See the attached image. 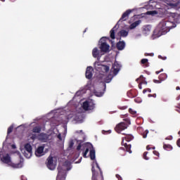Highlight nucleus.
Segmentation results:
<instances>
[{"label": "nucleus", "mask_w": 180, "mask_h": 180, "mask_svg": "<svg viewBox=\"0 0 180 180\" xmlns=\"http://www.w3.org/2000/svg\"><path fill=\"white\" fill-rule=\"evenodd\" d=\"M134 139V136L131 134H125V136L122 138L121 144L124 148H120V150L117 151L120 155H124V153H126V151L127 153L131 154V144H127V143H129V141H131Z\"/></svg>", "instance_id": "nucleus-2"}, {"label": "nucleus", "mask_w": 180, "mask_h": 180, "mask_svg": "<svg viewBox=\"0 0 180 180\" xmlns=\"http://www.w3.org/2000/svg\"><path fill=\"white\" fill-rule=\"evenodd\" d=\"M30 139L32 140H36V139H39V136H37L36 134H33L31 135Z\"/></svg>", "instance_id": "nucleus-33"}, {"label": "nucleus", "mask_w": 180, "mask_h": 180, "mask_svg": "<svg viewBox=\"0 0 180 180\" xmlns=\"http://www.w3.org/2000/svg\"><path fill=\"white\" fill-rule=\"evenodd\" d=\"M163 148L164 150H166L167 151H171V150H172V146L169 145V144H163Z\"/></svg>", "instance_id": "nucleus-25"}, {"label": "nucleus", "mask_w": 180, "mask_h": 180, "mask_svg": "<svg viewBox=\"0 0 180 180\" xmlns=\"http://www.w3.org/2000/svg\"><path fill=\"white\" fill-rule=\"evenodd\" d=\"M112 79H113V75L110 74L104 78V82L109 84V82H110V81H112Z\"/></svg>", "instance_id": "nucleus-22"}, {"label": "nucleus", "mask_w": 180, "mask_h": 180, "mask_svg": "<svg viewBox=\"0 0 180 180\" xmlns=\"http://www.w3.org/2000/svg\"><path fill=\"white\" fill-rule=\"evenodd\" d=\"M104 87L106 88V84H104Z\"/></svg>", "instance_id": "nucleus-63"}, {"label": "nucleus", "mask_w": 180, "mask_h": 180, "mask_svg": "<svg viewBox=\"0 0 180 180\" xmlns=\"http://www.w3.org/2000/svg\"><path fill=\"white\" fill-rule=\"evenodd\" d=\"M151 30V27L146 26L143 28V32H150Z\"/></svg>", "instance_id": "nucleus-36"}, {"label": "nucleus", "mask_w": 180, "mask_h": 180, "mask_svg": "<svg viewBox=\"0 0 180 180\" xmlns=\"http://www.w3.org/2000/svg\"><path fill=\"white\" fill-rule=\"evenodd\" d=\"M120 68H122V63L117 60H115L113 63V77H116L117 74H119V71H120Z\"/></svg>", "instance_id": "nucleus-9"}, {"label": "nucleus", "mask_w": 180, "mask_h": 180, "mask_svg": "<svg viewBox=\"0 0 180 180\" xmlns=\"http://www.w3.org/2000/svg\"><path fill=\"white\" fill-rule=\"evenodd\" d=\"M134 101H135V102H137V98H135Z\"/></svg>", "instance_id": "nucleus-61"}, {"label": "nucleus", "mask_w": 180, "mask_h": 180, "mask_svg": "<svg viewBox=\"0 0 180 180\" xmlns=\"http://www.w3.org/2000/svg\"><path fill=\"white\" fill-rule=\"evenodd\" d=\"M147 134H148V130H146L143 134V139H147Z\"/></svg>", "instance_id": "nucleus-35"}, {"label": "nucleus", "mask_w": 180, "mask_h": 180, "mask_svg": "<svg viewBox=\"0 0 180 180\" xmlns=\"http://www.w3.org/2000/svg\"><path fill=\"white\" fill-rule=\"evenodd\" d=\"M126 129H127V124L124 122H120L115 127V130L117 133H120L123 131V130H126Z\"/></svg>", "instance_id": "nucleus-13"}, {"label": "nucleus", "mask_w": 180, "mask_h": 180, "mask_svg": "<svg viewBox=\"0 0 180 180\" xmlns=\"http://www.w3.org/2000/svg\"><path fill=\"white\" fill-rule=\"evenodd\" d=\"M84 110H89V101H84L82 105Z\"/></svg>", "instance_id": "nucleus-24"}, {"label": "nucleus", "mask_w": 180, "mask_h": 180, "mask_svg": "<svg viewBox=\"0 0 180 180\" xmlns=\"http://www.w3.org/2000/svg\"><path fill=\"white\" fill-rule=\"evenodd\" d=\"M92 56L94 58H97L98 61L101 60V56H99V50L98 48H94L92 51Z\"/></svg>", "instance_id": "nucleus-19"}, {"label": "nucleus", "mask_w": 180, "mask_h": 180, "mask_svg": "<svg viewBox=\"0 0 180 180\" xmlns=\"http://www.w3.org/2000/svg\"><path fill=\"white\" fill-rule=\"evenodd\" d=\"M44 151V146H39L35 151V155L37 157H41Z\"/></svg>", "instance_id": "nucleus-18"}, {"label": "nucleus", "mask_w": 180, "mask_h": 180, "mask_svg": "<svg viewBox=\"0 0 180 180\" xmlns=\"http://www.w3.org/2000/svg\"><path fill=\"white\" fill-rule=\"evenodd\" d=\"M129 113H131V115H133L134 116L136 115L137 112L134 111L133 109L129 108Z\"/></svg>", "instance_id": "nucleus-34"}, {"label": "nucleus", "mask_w": 180, "mask_h": 180, "mask_svg": "<svg viewBox=\"0 0 180 180\" xmlns=\"http://www.w3.org/2000/svg\"><path fill=\"white\" fill-rule=\"evenodd\" d=\"M127 96H129V98H134V97L136 96L135 95H134L133 91H128V92L127 93Z\"/></svg>", "instance_id": "nucleus-31"}, {"label": "nucleus", "mask_w": 180, "mask_h": 180, "mask_svg": "<svg viewBox=\"0 0 180 180\" xmlns=\"http://www.w3.org/2000/svg\"><path fill=\"white\" fill-rule=\"evenodd\" d=\"M139 81H144V76L141 75V76L139 77V78H137V79H136V82H139Z\"/></svg>", "instance_id": "nucleus-38"}, {"label": "nucleus", "mask_w": 180, "mask_h": 180, "mask_svg": "<svg viewBox=\"0 0 180 180\" xmlns=\"http://www.w3.org/2000/svg\"><path fill=\"white\" fill-rule=\"evenodd\" d=\"M153 82L155 84H161V82H162V81H161V79H160V80L153 79Z\"/></svg>", "instance_id": "nucleus-40"}, {"label": "nucleus", "mask_w": 180, "mask_h": 180, "mask_svg": "<svg viewBox=\"0 0 180 180\" xmlns=\"http://www.w3.org/2000/svg\"><path fill=\"white\" fill-rule=\"evenodd\" d=\"M126 121L127 122V123H128L129 124H130V120L127 119Z\"/></svg>", "instance_id": "nucleus-54"}, {"label": "nucleus", "mask_w": 180, "mask_h": 180, "mask_svg": "<svg viewBox=\"0 0 180 180\" xmlns=\"http://www.w3.org/2000/svg\"><path fill=\"white\" fill-rule=\"evenodd\" d=\"M99 43H100L99 49H100L101 53L109 52V49H110V46L106 42V37H102L100 39Z\"/></svg>", "instance_id": "nucleus-5"}, {"label": "nucleus", "mask_w": 180, "mask_h": 180, "mask_svg": "<svg viewBox=\"0 0 180 180\" xmlns=\"http://www.w3.org/2000/svg\"><path fill=\"white\" fill-rule=\"evenodd\" d=\"M148 98H157V94H148Z\"/></svg>", "instance_id": "nucleus-41"}, {"label": "nucleus", "mask_w": 180, "mask_h": 180, "mask_svg": "<svg viewBox=\"0 0 180 180\" xmlns=\"http://www.w3.org/2000/svg\"><path fill=\"white\" fill-rule=\"evenodd\" d=\"M167 74L165 73L160 74L159 75V79H160V81H165V79H167Z\"/></svg>", "instance_id": "nucleus-27"}, {"label": "nucleus", "mask_w": 180, "mask_h": 180, "mask_svg": "<svg viewBox=\"0 0 180 180\" xmlns=\"http://www.w3.org/2000/svg\"><path fill=\"white\" fill-rule=\"evenodd\" d=\"M174 22L171 21L162 20L153 31L154 37H160V36H162L163 34H167V33L169 32L170 29H173V27H174Z\"/></svg>", "instance_id": "nucleus-1"}, {"label": "nucleus", "mask_w": 180, "mask_h": 180, "mask_svg": "<svg viewBox=\"0 0 180 180\" xmlns=\"http://www.w3.org/2000/svg\"><path fill=\"white\" fill-rule=\"evenodd\" d=\"M115 176H116L117 179H118V180H123L122 176H120V175H119V174H116Z\"/></svg>", "instance_id": "nucleus-46"}, {"label": "nucleus", "mask_w": 180, "mask_h": 180, "mask_svg": "<svg viewBox=\"0 0 180 180\" xmlns=\"http://www.w3.org/2000/svg\"><path fill=\"white\" fill-rule=\"evenodd\" d=\"M117 36H119L118 40H122V37H127L129 36V31L125 30H121L117 32Z\"/></svg>", "instance_id": "nucleus-15"}, {"label": "nucleus", "mask_w": 180, "mask_h": 180, "mask_svg": "<svg viewBox=\"0 0 180 180\" xmlns=\"http://www.w3.org/2000/svg\"><path fill=\"white\" fill-rule=\"evenodd\" d=\"M162 71H164V69H161L160 71H156V72H155V74H156L157 75H158V74H160V72H162Z\"/></svg>", "instance_id": "nucleus-48"}, {"label": "nucleus", "mask_w": 180, "mask_h": 180, "mask_svg": "<svg viewBox=\"0 0 180 180\" xmlns=\"http://www.w3.org/2000/svg\"><path fill=\"white\" fill-rule=\"evenodd\" d=\"M146 56H150L151 57H153L154 56V53H146Z\"/></svg>", "instance_id": "nucleus-53"}, {"label": "nucleus", "mask_w": 180, "mask_h": 180, "mask_svg": "<svg viewBox=\"0 0 180 180\" xmlns=\"http://www.w3.org/2000/svg\"><path fill=\"white\" fill-rule=\"evenodd\" d=\"M111 70H113V65H112V67H111Z\"/></svg>", "instance_id": "nucleus-62"}, {"label": "nucleus", "mask_w": 180, "mask_h": 180, "mask_svg": "<svg viewBox=\"0 0 180 180\" xmlns=\"http://www.w3.org/2000/svg\"><path fill=\"white\" fill-rule=\"evenodd\" d=\"M47 163L46 167L49 168V169H51L53 171V169H56V165H54V160L53 159V157H49L47 159Z\"/></svg>", "instance_id": "nucleus-14"}, {"label": "nucleus", "mask_w": 180, "mask_h": 180, "mask_svg": "<svg viewBox=\"0 0 180 180\" xmlns=\"http://www.w3.org/2000/svg\"><path fill=\"white\" fill-rule=\"evenodd\" d=\"M94 68L97 71H102L103 72H109V66L102 65L99 62L94 63Z\"/></svg>", "instance_id": "nucleus-7"}, {"label": "nucleus", "mask_w": 180, "mask_h": 180, "mask_svg": "<svg viewBox=\"0 0 180 180\" xmlns=\"http://www.w3.org/2000/svg\"><path fill=\"white\" fill-rule=\"evenodd\" d=\"M110 33L111 39H113V28L110 30Z\"/></svg>", "instance_id": "nucleus-44"}, {"label": "nucleus", "mask_w": 180, "mask_h": 180, "mask_svg": "<svg viewBox=\"0 0 180 180\" xmlns=\"http://www.w3.org/2000/svg\"><path fill=\"white\" fill-rule=\"evenodd\" d=\"M67 176V172L65 169H63L61 166L58 167V175L56 176V180H65Z\"/></svg>", "instance_id": "nucleus-8"}, {"label": "nucleus", "mask_w": 180, "mask_h": 180, "mask_svg": "<svg viewBox=\"0 0 180 180\" xmlns=\"http://www.w3.org/2000/svg\"><path fill=\"white\" fill-rule=\"evenodd\" d=\"M131 13V10H127L122 15L120 20L117 22L118 26H120L122 22H124L125 20H127L129 19V16L130 13Z\"/></svg>", "instance_id": "nucleus-12"}, {"label": "nucleus", "mask_w": 180, "mask_h": 180, "mask_svg": "<svg viewBox=\"0 0 180 180\" xmlns=\"http://www.w3.org/2000/svg\"><path fill=\"white\" fill-rule=\"evenodd\" d=\"M153 154L155 155H157L158 157L160 156V153H158V151H157V150H153Z\"/></svg>", "instance_id": "nucleus-45"}, {"label": "nucleus", "mask_w": 180, "mask_h": 180, "mask_svg": "<svg viewBox=\"0 0 180 180\" xmlns=\"http://www.w3.org/2000/svg\"><path fill=\"white\" fill-rule=\"evenodd\" d=\"M57 138L58 139V140H60V141H63V138L61 137V134H58L57 135Z\"/></svg>", "instance_id": "nucleus-43"}, {"label": "nucleus", "mask_w": 180, "mask_h": 180, "mask_svg": "<svg viewBox=\"0 0 180 180\" xmlns=\"http://www.w3.org/2000/svg\"><path fill=\"white\" fill-rule=\"evenodd\" d=\"M1 161L4 164H8L13 168H22V167L23 166V165L22 164V162H20L19 163H17V164L12 162V161L11 160V156H9V154H7L6 156H3V158H1Z\"/></svg>", "instance_id": "nucleus-4"}, {"label": "nucleus", "mask_w": 180, "mask_h": 180, "mask_svg": "<svg viewBox=\"0 0 180 180\" xmlns=\"http://www.w3.org/2000/svg\"><path fill=\"white\" fill-rule=\"evenodd\" d=\"M179 0H170L167 2L169 9H176V8H179Z\"/></svg>", "instance_id": "nucleus-10"}, {"label": "nucleus", "mask_w": 180, "mask_h": 180, "mask_svg": "<svg viewBox=\"0 0 180 180\" xmlns=\"http://www.w3.org/2000/svg\"><path fill=\"white\" fill-rule=\"evenodd\" d=\"M141 64H143L145 67H148V59L147 58L141 59Z\"/></svg>", "instance_id": "nucleus-26"}, {"label": "nucleus", "mask_w": 180, "mask_h": 180, "mask_svg": "<svg viewBox=\"0 0 180 180\" xmlns=\"http://www.w3.org/2000/svg\"><path fill=\"white\" fill-rule=\"evenodd\" d=\"M95 108V103L92 101H89V110H94Z\"/></svg>", "instance_id": "nucleus-28"}, {"label": "nucleus", "mask_w": 180, "mask_h": 180, "mask_svg": "<svg viewBox=\"0 0 180 180\" xmlns=\"http://www.w3.org/2000/svg\"><path fill=\"white\" fill-rule=\"evenodd\" d=\"M176 144H177L178 147H180V139L179 140H177Z\"/></svg>", "instance_id": "nucleus-51"}, {"label": "nucleus", "mask_w": 180, "mask_h": 180, "mask_svg": "<svg viewBox=\"0 0 180 180\" xmlns=\"http://www.w3.org/2000/svg\"><path fill=\"white\" fill-rule=\"evenodd\" d=\"M96 96H102V95H103V93L96 92Z\"/></svg>", "instance_id": "nucleus-47"}, {"label": "nucleus", "mask_w": 180, "mask_h": 180, "mask_svg": "<svg viewBox=\"0 0 180 180\" xmlns=\"http://www.w3.org/2000/svg\"><path fill=\"white\" fill-rule=\"evenodd\" d=\"M147 15H151L152 16H154V15H158V12L157 11H148Z\"/></svg>", "instance_id": "nucleus-30"}, {"label": "nucleus", "mask_w": 180, "mask_h": 180, "mask_svg": "<svg viewBox=\"0 0 180 180\" xmlns=\"http://www.w3.org/2000/svg\"><path fill=\"white\" fill-rule=\"evenodd\" d=\"M12 131H13V126H10V127L8 128L7 134H11V133H12Z\"/></svg>", "instance_id": "nucleus-32"}, {"label": "nucleus", "mask_w": 180, "mask_h": 180, "mask_svg": "<svg viewBox=\"0 0 180 180\" xmlns=\"http://www.w3.org/2000/svg\"><path fill=\"white\" fill-rule=\"evenodd\" d=\"M115 27H116V25L114 27V29H115Z\"/></svg>", "instance_id": "nucleus-64"}, {"label": "nucleus", "mask_w": 180, "mask_h": 180, "mask_svg": "<svg viewBox=\"0 0 180 180\" xmlns=\"http://www.w3.org/2000/svg\"><path fill=\"white\" fill-rule=\"evenodd\" d=\"M41 131V127H35L32 129L33 133H40Z\"/></svg>", "instance_id": "nucleus-29"}, {"label": "nucleus", "mask_w": 180, "mask_h": 180, "mask_svg": "<svg viewBox=\"0 0 180 180\" xmlns=\"http://www.w3.org/2000/svg\"><path fill=\"white\" fill-rule=\"evenodd\" d=\"M147 154H148V152L143 153V158H144V160H150V158L147 156Z\"/></svg>", "instance_id": "nucleus-37"}, {"label": "nucleus", "mask_w": 180, "mask_h": 180, "mask_svg": "<svg viewBox=\"0 0 180 180\" xmlns=\"http://www.w3.org/2000/svg\"><path fill=\"white\" fill-rule=\"evenodd\" d=\"M89 156L92 161H94V160H95V158H96L95 149L90 150Z\"/></svg>", "instance_id": "nucleus-23"}, {"label": "nucleus", "mask_w": 180, "mask_h": 180, "mask_svg": "<svg viewBox=\"0 0 180 180\" xmlns=\"http://www.w3.org/2000/svg\"><path fill=\"white\" fill-rule=\"evenodd\" d=\"M12 147H13V148H16V146H15V145H13Z\"/></svg>", "instance_id": "nucleus-60"}, {"label": "nucleus", "mask_w": 180, "mask_h": 180, "mask_svg": "<svg viewBox=\"0 0 180 180\" xmlns=\"http://www.w3.org/2000/svg\"><path fill=\"white\" fill-rule=\"evenodd\" d=\"M165 140H172V136H169L165 138Z\"/></svg>", "instance_id": "nucleus-50"}, {"label": "nucleus", "mask_w": 180, "mask_h": 180, "mask_svg": "<svg viewBox=\"0 0 180 180\" xmlns=\"http://www.w3.org/2000/svg\"><path fill=\"white\" fill-rule=\"evenodd\" d=\"M115 32H113V40H115Z\"/></svg>", "instance_id": "nucleus-59"}, {"label": "nucleus", "mask_w": 180, "mask_h": 180, "mask_svg": "<svg viewBox=\"0 0 180 180\" xmlns=\"http://www.w3.org/2000/svg\"><path fill=\"white\" fill-rule=\"evenodd\" d=\"M25 152L24 153L25 157H26V158H30V157H32V153L33 150V148H32V145H30V143L25 144Z\"/></svg>", "instance_id": "nucleus-11"}, {"label": "nucleus", "mask_w": 180, "mask_h": 180, "mask_svg": "<svg viewBox=\"0 0 180 180\" xmlns=\"http://www.w3.org/2000/svg\"><path fill=\"white\" fill-rule=\"evenodd\" d=\"M96 169H95V167H92L91 171H92V178L91 180H103V173L102 172V169H101V167H99V165L98 164V162H95Z\"/></svg>", "instance_id": "nucleus-3"}, {"label": "nucleus", "mask_w": 180, "mask_h": 180, "mask_svg": "<svg viewBox=\"0 0 180 180\" xmlns=\"http://www.w3.org/2000/svg\"><path fill=\"white\" fill-rule=\"evenodd\" d=\"M39 140H41V141H46L47 140V134L44 133H41L39 135H38Z\"/></svg>", "instance_id": "nucleus-21"}, {"label": "nucleus", "mask_w": 180, "mask_h": 180, "mask_svg": "<svg viewBox=\"0 0 180 180\" xmlns=\"http://www.w3.org/2000/svg\"><path fill=\"white\" fill-rule=\"evenodd\" d=\"M141 85H143L141 83H139L138 86L139 88V89H143V87L141 86Z\"/></svg>", "instance_id": "nucleus-52"}, {"label": "nucleus", "mask_w": 180, "mask_h": 180, "mask_svg": "<svg viewBox=\"0 0 180 180\" xmlns=\"http://www.w3.org/2000/svg\"><path fill=\"white\" fill-rule=\"evenodd\" d=\"M125 47H126V42H124V41H120L116 44V48L120 51L124 50Z\"/></svg>", "instance_id": "nucleus-16"}, {"label": "nucleus", "mask_w": 180, "mask_h": 180, "mask_svg": "<svg viewBox=\"0 0 180 180\" xmlns=\"http://www.w3.org/2000/svg\"><path fill=\"white\" fill-rule=\"evenodd\" d=\"M141 23V20H140L135 21L134 22H133L129 25V29H130V30H133V29H135V27H137V26H139V25H140Z\"/></svg>", "instance_id": "nucleus-20"}, {"label": "nucleus", "mask_w": 180, "mask_h": 180, "mask_svg": "<svg viewBox=\"0 0 180 180\" xmlns=\"http://www.w3.org/2000/svg\"><path fill=\"white\" fill-rule=\"evenodd\" d=\"M94 71V69H92V67L89 66L87 67L86 70V78L87 79H91L92 78L93 74L92 72Z\"/></svg>", "instance_id": "nucleus-17"}, {"label": "nucleus", "mask_w": 180, "mask_h": 180, "mask_svg": "<svg viewBox=\"0 0 180 180\" xmlns=\"http://www.w3.org/2000/svg\"><path fill=\"white\" fill-rule=\"evenodd\" d=\"M146 92H151V89H145L143 90V94H146Z\"/></svg>", "instance_id": "nucleus-39"}, {"label": "nucleus", "mask_w": 180, "mask_h": 180, "mask_svg": "<svg viewBox=\"0 0 180 180\" xmlns=\"http://www.w3.org/2000/svg\"><path fill=\"white\" fill-rule=\"evenodd\" d=\"M141 84H143V85H147V81L146 80H142Z\"/></svg>", "instance_id": "nucleus-49"}, {"label": "nucleus", "mask_w": 180, "mask_h": 180, "mask_svg": "<svg viewBox=\"0 0 180 180\" xmlns=\"http://www.w3.org/2000/svg\"><path fill=\"white\" fill-rule=\"evenodd\" d=\"M176 91H179L180 90V87L179 86H176Z\"/></svg>", "instance_id": "nucleus-55"}, {"label": "nucleus", "mask_w": 180, "mask_h": 180, "mask_svg": "<svg viewBox=\"0 0 180 180\" xmlns=\"http://www.w3.org/2000/svg\"><path fill=\"white\" fill-rule=\"evenodd\" d=\"M82 147H84L85 148V151L83 153V157L84 158H86V155L88 153H89V148H91H91H94V146L91 143H86L83 145H82L81 143H79V145L77 146V151H79Z\"/></svg>", "instance_id": "nucleus-6"}, {"label": "nucleus", "mask_w": 180, "mask_h": 180, "mask_svg": "<svg viewBox=\"0 0 180 180\" xmlns=\"http://www.w3.org/2000/svg\"><path fill=\"white\" fill-rule=\"evenodd\" d=\"M106 133L110 134V133H112V130H108V131H106Z\"/></svg>", "instance_id": "nucleus-56"}, {"label": "nucleus", "mask_w": 180, "mask_h": 180, "mask_svg": "<svg viewBox=\"0 0 180 180\" xmlns=\"http://www.w3.org/2000/svg\"><path fill=\"white\" fill-rule=\"evenodd\" d=\"M72 146H74V143L72 142L70 145V147H72Z\"/></svg>", "instance_id": "nucleus-57"}, {"label": "nucleus", "mask_w": 180, "mask_h": 180, "mask_svg": "<svg viewBox=\"0 0 180 180\" xmlns=\"http://www.w3.org/2000/svg\"><path fill=\"white\" fill-rule=\"evenodd\" d=\"M151 148L153 149V150H155V147H153V148H151V146H150V145H148V146H146V150H151Z\"/></svg>", "instance_id": "nucleus-42"}, {"label": "nucleus", "mask_w": 180, "mask_h": 180, "mask_svg": "<svg viewBox=\"0 0 180 180\" xmlns=\"http://www.w3.org/2000/svg\"><path fill=\"white\" fill-rule=\"evenodd\" d=\"M111 47H113V41H111Z\"/></svg>", "instance_id": "nucleus-58"}]
</instances>
